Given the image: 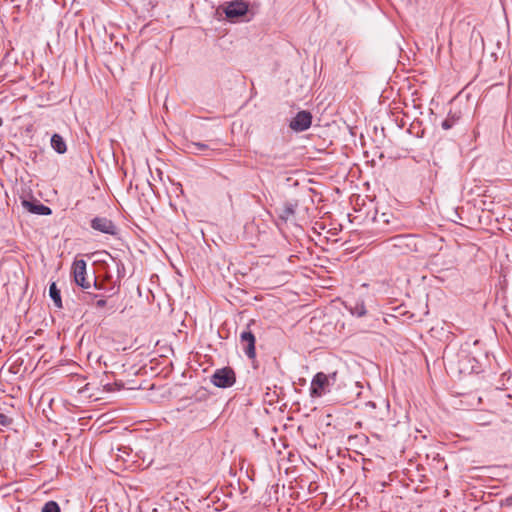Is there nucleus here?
<instances>
[{
	"instance_id": "1",
	"label": "nucleus",
	"mask_w": 512,
	"mask_h": 512,
	"mask_svg": "<svg viewBox=\"0 0 512 512\" xmlns=\"http://www.w3.org/2000/svg\"><path fill=\"white\" fill-rule=\"evenodd\" d=\"M415 246L411 235H397L387 240V248L401 254H406L413 250Z\"/></svg>"
},
{
	"instance_id": "2",
	"label": "nucleus",
	"mask_w": 512,
	"mask_h": 512,
	"mask_svg": "<svg viewBox=\"0 0 512 512\" xmlns=\"http://www.w3.org/2000/svg\"><path fill=\"white\" fill-rule=\"evenodd\" d=\"M236 381L235 372L230 367L217 369L211 376V382L219 388H228Z\"/></svg>"
},
{
	"instance_id": "3",
	"label": "nucleus",
	"mask_w": 512,
	"mask_h": 512,
	"mask_svg": "<svg viewBox=\"0 0 512 512\" xmlns=\"http://www.w3.org/2000/svg\"><path fill=\"white\" fill-rule=\"evenodd\" d=\"M312 123V115L309 111H299L291 120L289 127L296 132H302L310 128Z\"/></svg>"
},
{
	"instance_id": "4",
	"label": "nucleus",
	"mask_w": 512,
	"mask_h": 512,
	"mask_svg": "<svg viewBox=\"0 0 512 512\" xmlns=\"http://www.w3.org/2000/svg\"><path fill=\"white\" fill-rule=\"evenodd\" d=\"M255 336L249 330V325L245 330L240 333V343L243 346V351L249 359H253L256 356L255 351Z\"/></svg>"
},
{
	"instance_id": "5",
	"label": "nucleus",
	"mask_w": 512,
	"mask_h": 512,
	"mask_svg": "<svg viewBox=\"0 0 512 512\" xmlns=\"http://www.w3.org/2000/svg\"><path fill=\"white\" fill-rule=\"evenodd\" d=\"M248 12V4L243 0L229 2L225 8V15L230 20H235Z\"/></svg>"
},
{
	"instance_id": "6",
	"label": "nucleus",
	"mask_w": 512,
	"mask_h": 512,
	"mask_svg": "<svg viewBox=\"0 0 512 512\" xmlns=\"http://www.w3.org/2000/svg\"><path fill=\"white\" fill-rule=\"evenodd\" d=\"M328 385V376L322 372L317 373L311 381V395L314 397L322 396L326 392V388L328 387Z\"/></svg>"
},
{
	"instance_id": "7",
	"label": "nucleus",
	"mask_w": 512,
	"mask_h": 512,
	"mask_svg": "<svg viewBox=\"0 0 512 512\" xmlns=\"http://www.w3.org/2000/svg\"><path fill=\"white\" fill-rule=\"evenodd\" d=\"M91 227L104 234L116 235L117 227L106 217H95L91 220Z\"/></svg>"
},
{
	"instance_id": "8",
	"label": "nucleus",
	"mask_w": 512,
	"mask_h": 512,
	"mask_svg": "<svg viewBox=\"0 0 512 512\" xmlns=\"http://www.w3.org/2000/svg\"><path fill=\"white\" fill-rule=\"evenodd\" d=\"M74 280L77 285L83 289H89L91 287L90 282L86 280V262L84 260H76L72 266Z\"/></svg>"
},
{
	"instance_id": "9",
	"label": "nucleus",
	"mask_w": 512,
	"mask_h": 512,
	"mask_svg": "<svg viewBox=\"0 0 512 512\" xmlns=\"http://www.w3.org/2000/svg\"><path fill=\"white\" fill-rule=\"evenodd\" d=\"M21 205L27 212H29L31 214H36V215H50L51 214V209L48 206L41 204L36 199L29 200V199L22 198Z\"/></svg>"
},
{
	"instance_id": "10",
	"label": "nucleus",
	"mask_w": 512,
	"mask_h": 512,
	"mask_svg": "<svg viewBox=\"0 0 512 512\" xmlns=\"http://www.w3.org/2000/svg\"><path fill=\"white\" fill-rule=\"evenodd\" d=\"M345 307L351 312L352 315L362 317L366 314V308L362 300L347 301Z\"/></svg>"
},
{
	"instance_id": "11",
	"label": "nucleus",
	"mask_w": 512,
	"mask_h": 512,
	"mask_svg": "<svg viewBox=\"0 0 512 512\" xmlns=\"http://www.w3.org/2000/svg\"><path fill=\"white\" fill-rule=\"evenodd\" d=\"M51 146L59 154H63L67 150L66 143H65L63 137L59 134L52 135Z\"/></svg>"
},
{
	"instance_id": "12",
	"label": "nucleus",
	"mask_w": 512,
	"mask_h": 512,
	"mask_svg": "<svg viewBox=\"0 0 512 512\" xmlns=\"http://www.w3.org/2000/svg\"><path fill=\"white\" fill-rule=\"evenodd\" d=\"M49 295H50L51 299L53 300L55 306L57 308H62V300H61L60 290L57 288L55 282L50 284Z\"/></svg>"
},
{
	"instance_id": "13",
	"label": "nucleus",
	"mask_w": 512,
	"mask_h": 512,
	"mask_svg": "<svg viewBox=\"0 0 512 512\" xmlns=\"http://www.w3.org/2000/svg\"><path fill=\"white\" fill-rule=\"evenodd\" d=\"M42 512H60V507L55 501H48L44 504Z\"/></svg>"
},
{
	"instance_id": "14",
	"label": "nucleus",
	"mask_w": 512,
	"mask_h": 512,
	"mask_svg": "<svg viewBox=\"0 0 512 512\" xmlns=\"http://www.w3.org/2000/svg\"><path fill=\"white\" fill-rule=\"evenodd\" d=\"M99 298V295L98 294H94V293H91V292H86L84 297H83V300L87 303V304H93L94 301L96 302V300Z\"/></svg>"
},
{
	"instance_id": "15",
	"label": "nucleus",
	"mask_w": 512,
	"mask_h": 512,
	"mask_svg": "<svg viewBox=\"0 0 512 512\" xmlns=\"http://www.w3.org/2000/svg\"><path fill=\"white\" fill-rule=\"evenodd\" d=\"M191 149H193L195 154H197L199 151L209 150L207 145L201 143H192Z\"/></svg>"
},
{
	"instance_id": "16",
	"label": "nucleus",
	"mask_w": 512,
	"mask_h": 512,
	"mask_svg": "<svg viewBox=\"0 0 512 512\" xmlns=\"http://www.w3.org/2000/svg\"><path fill=\"white\" fill-rule=\"evenodd\" d=\"M455 122H456V119H455L454 117H452V118H447V119H445V120L442 122V128H443L444 130H448V129H450V128H452V127H453V125L455 124Z\"/></svg>"
},
{
	"instance_id": "17",
	"label": "nucleus",
	"mask_w": 512,
	"mask_h": 512,
	"mask_svg": "<svg viewBox=\"0 0 512 512\" xmlns=\"http://www.w3.org/2000/svg\"><path fill=\"white\" fill-rule=\"evenodd\" d=\"M12 423V419L7 415L0 412V425L1 426H9Z\"/></svg>"
},
{
	"instance_id": "18",
	"label": "nucleus",
	"mask_w": 512,
	"mask_h": 512,
	"mask_svg": "<svg viewBox=\"0 0 512 512\" xmlns=\"http://www.w3.org/2000/svg\"><path fill=\"white\" fill-rule=\"evenodd\" d=\"M114 386H116V387H117V390H120V389H121V387H122V385H121V384H117V383H115V384H110V383H108V384H105V385H104V390H105V391H107V392H112V391H114Z\"/></svg>"
},
{
	"instance_id": "19",
	"label": "nucleus",
	"mask_w": 512,
	"mask_h": 512,
	"mask_svg": "<svg viewBox=\"0 0 512 512\" xmlns=\"http://www.w3.org/2000/svg\"><path fill=\"white\" fill-rule=\"evenodd\" d=\"M106 304H107V301L105 300V298L103 296L99 297L95 302V306L97 308H103Z\"/></svg>"
},
{
	"instance_id": "20",
	"label": "nucleus",
	"mask_w": 512,
	"mask_h": 512,
	"mask_svg": "<svg viewBox=\"0 0 512 512\" xmlns=\"http://www.w3.org/2000/svg\"><path fill=\"white\" fill-rule=\"evenodd\" d=\"M378 222H382V223H385L387 225L390 224V219L388 217L387 214L383 213L379 216V218L377 219Z\"/></svg>"
},
{
	"instance_id": "21",
	"label": "nucleus",
	"mask_w": 512,
	"mask_h": 512,
	"mask_svg": "<svg viewBox=\"0 0 512 512\" xmlns=\"http://www.w3.org/2000/svg\"><path fill=\"white\" fill-rule=\"evenodd\" d=\"M502 506H506V507H512V495L508 496L507 498H505L502 503H501Z\"/></svg>"
},
{
	"instance_id": "22",
	"label": "nucleus",
	"mask_w": 512,
	"mask_h": 512,
	"mask_svg": "<svg viewBox=\"0 0 512 512\" xmlns=\"http://www.w3.org/2000/svg\"><path fill=\"white\" fill-rule=\"evenodd\" d=\"M156 172L160 180H162V171L159 168H156Z\"/></svg>"
},
{
	"instance_id": "23",
	"label": "nucleus",
	"mask_w": 512,
	"mask_h": 512,
	"mask_svg": "<svg viewBox=\"0 0 512 512\" xmlns=\"http://www.w3.org/2000/svg\"><path fill=\"white\" fill-rule=\"evenodd\" d=\"M366 405L369 407H372V408H375V406H376V404L372 401L367 402Z\"/></svg>"
},
{
	"instance_id": "24",
	"label": "nucleus",
	"mask_w": 512,
	"mask_h": 512,
	"mask_svg": "<svg viewBox=\"0 0 512 512\" xmlns=\"http://www.w3.org/2000/svg\"><path fill=\"white\" fill-rule=\"evenodd\" d=\"M144 166L151 172V167L149 165V162H142Z\"/></svg>"
},
{
	"instance_id": "25",
	"label": "nucleus",
	"mask_w": 512,
	"mask_h": 512,
	"mask_svg": "<svg viewBox=\"0 0 512 512\" xmlns=\"http://www.w3.org/2000/svg\"><path fill=\"white\" fill-rule=\"evenodd\" d=\"M94 287H95L96 289H98L97 282H96V279H95V278H94Z\"/></svg>"
},
{
	"instance_id": "26",
	"label": "nucleus",
	"mask_w": 512,
	"mask_h": 512,
	"mask_svg": "<svg viewBox=\"0 0 512 512\" xmlns=\"http://www.w3.org/2000/svg\"><path fill=\"white\" fill-rule=\"evenodd\" d=\"M287 212L293 213V210L291 208H287Z\"/></svg>"
},
{
	"instance_id": "27",
	"label": "nucleus",
	"mask_w": 512,
	"mask_h": 512,
	"mask_svg": "<svg viewBox=\"0 0 512 512\" xmlns=\"http://www.w3.org/2000/svg\"><path fill=\"white\" fill-rule=\"evenodd\" d=\"M88 390V384L83 388L82 392Z\"/></svg>"
}]
</instances>
